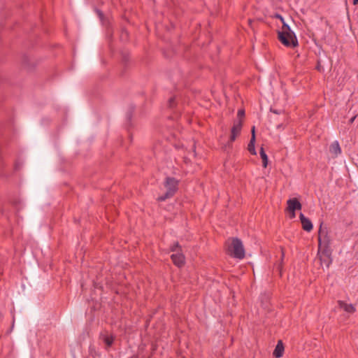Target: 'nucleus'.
<instances>
[{
	"mask_svg": "<svg viewBox=\"0 0 358 358\" xmlns=\"http://www.w3.org/2000/svg\"><path fill=\"white\" fill-rule=\"evenodd\" d=\"M318 246H329L331 243V238L329 235L327 228L323 227L321 223L318 232Z\"/></svg>",
	"mask_w": 358,
	"mask_h": 358,
	"instance_id": "obj_3",
	"label": "nucleus"
},
{
	"mask_svg": "<svg viewBox=\"0 0 358 358\" xmlns=\"http://www.w3.org/2000/svg\"><path fill=\"white\" fill-rule=\"evenodd\" d=\"M171 258L173 261V263L176 266L181 268L185 265V258L182 252L176 251V253H173L171 255Z\"/></svg>",
	"mask_w": 358,
	"mask_h": 358,
	"instance_id": "obj_7",
	"label": "nucleus"
},
{
	"mask_svg": "<svg viewBox=\"0 0 358 358\" xmlns=\"http://www.w3.org/2000/svg\"><path fill=\"white\" fill-rule=\"evenodd\" d=\"M271 111L273 113H275V114H279V112L277 110H275V109H273V108H271Z\"/></svg>",
	"mask_w": 358,
	"mask_h": 358,
	"instance_id": "obj_28",
	"label": "nucleus"
},
{
	"mask_svg": "<svg viewBox=\"0 0 358 358\" xmlns=\"http://www.w3.org/2000/svg\"><path fill=\"white\" fill-rule=\"evenodd\" d=\"M239 120H242V119L245 117V111L243 109H241L238 111L237 114Z\"/></svg>",
	"mask_w": 358,
	"mask_h": 358,
	"instance_id": "obj_20",
	"label": "nucleus"
},
{
	"mask_svg": "<svg viewBox=\"0 0 358 358\" xmlns=\"http://www.w3.org/2000/svg\"><path fill=\"white\" fill-rule=\"evenodd\" d=\"M134 110V108L133 106H131V107H130L129 111L127 113V117L129 121H130L132 117V114H133Z\"/></svg>",
	"mask_w": 358,
	"mask_h": 358,
	"instance_id": "obj_19",
	"label": "nucleus"
},
{
	"mask_svg": "<svg viewBox=\"0 0 358 358\" xmlns=\"http://www.w3.org/2000/svg\"><path fill=\"white\" fill-rule=\"evenodd\" d=\"M259 154L262 159V165L264 168H266L268 164V157L263 148H261Z\"/></svg>",
	"mask_w": 358,
	"mask_h": 358,
	"instance_id": "obj_17",
	"label": "nucleus"
},
{
	"mask_svg": "<svg viewBox=\"0 0 358 358\" xmlns=\"http://www.w3.org/2000/svg\"><path fill=\"white\" fill-rule=\"evenodd\" d=\"M227 253L231 257L242 259L245 257L244 248H227Z\"/></svg>",
	"mask_w": 358,
	"mask_h": 358,
	"instance_id": "obj_5",
	"label": "nucleus"
},
{
	"mask_svg": "<svg viewBox=\"0 0 358 358\" xmlns=\"http://www.w3.org/2000/svg\"><path fill=\"white\" fill-rule=\"evenodd\" d=\"M282 126V124H278V125L277 126V128H278V129H279V128H280Z\"/></svg>",
	"mask_w": 358,
	"mask_h": 358,
	"instance_id": "obj_32",
	"label": "nucleus"
},
{
	"mask_svg": "<svg viewBox=\"0 0 358 358\" xmlns=\"http://www.w3.org/2000/svg\"><path fill=\"white\" fill-rule=\"evenodd\" d=\"M173 246L178 247V246H180V245H179L178 243L177 242V243H176Z\"/></svg>",
	"mask_w": 358,
	"mask_h": 358,
	"instance_id": "obj_30",
	"label": "nucleus"
},
{
	"mask_svg": "<svg viewBox=\"0 0 358 358\" xmlns=\"http://www.w3.org/2000/svg\"><path fill=\"white\" fill-rule=\"evenodd\" d=\"M182 358H184V357H182Z\"/></svg>",
	"mask_w": 358,
	"mask_h": 358,
	"instance_id": "obj_34",
	"label": "nucleus"
},
{
	"mask_svg": "<svg viewBox=\"0 0 358 358\" xmlns=\"http://www.w3.org/2000/svg\"><path fill=\"white\" fill-rule=\"evenodd\" d=\"M251 138L250 141L248 145V150L250 152L251 155H255L256 151L255 148V127L253 126L251 129Z\"/></svg>",
	"mask_w": 358,
	"mask_h": 358,
	"instance_id": "obj_12",
	"label": "nucleus"
},
{
	"mask_svg": "<svg viewBox=\"0 0 358 358\" xmlns=\"http://www.w3.org/2000/svg\"><path fill=\"white\" fill-rule=\"evenodd\" d=\"M243 126V120H238L234 122V125L231 129V136L229 143L234 142L236 137L240 134Z\"/></svg>",
	"mask_w": 358,
	"mask_h": 358,
	"instance_id": "obj_4",
	"label": "nucleus"
},
{
	"mask_svg": "<svg viewBox=\"0 0 358 358\" xmlns=\"http://www.w3.org/2000/svg\"><path fill=\"white\" fill-rule=\"evenodd\" d=\"M96 13L100 18L101 20H103V13H102V11H101L100 10H96Z\"/></svg>",
	"mask_w": 358,
	"mask_h": 358,
	"instance_id": "obj_24",
	"label": "nucleus"
},
{
	"mask_svg": "<svg viewBox=\"0 0 358 358\" xmlns=\"http://www.w3.org/2000/svg\"><path fill=\"white\" fill-rule=\"evenodd\" d=\"M284 352V345L282 341H278L275 348L273 352V355L276 358H280L282 356Z\"/></svg>",
	"mask_w": 358,
	"mask_h": 358,
	"instance_id": "obj_14",
	"label": "nucleus"
},
{
	"mask_svg": "<svg viewBox=\"0 0 358 358\" xmlns=\"http://www.w3.org/2000/svg\"><path fill=\"white\" fill-rule=\"evenodd\" d=\"M90 355L93 357V358H95V355H96V352L95 351V350L92 348H90Z\"/></svg>",
	"mask_w": 358,
	"mask_h": 358,
	"instance_id": "obj_22",
	"label": "nucleus"
},
{
	"mask_svg": "<svg viewBox=\"0 0 358 358\" xmlns=\"http://www.w3.org/2000/svg\"><path fill=\"white\" fill-rule=\"evenodd\" d=\"M353 4L357 5L358 4V0H353Z\"/></svg>",
	"mask_w": 358,
	"mask_h": 358,
	"instance_id": "obj_29",
	"label": "nucleus"
},
{
	"mask_svg": "<svg viewBox=\"0 0 358 358\" xmlns=\"http://www.w3.org/2000/svg\"><path fill=\"white\" fill-rule=\"evenodd\" d=\"M179 180L173 177L166 178L164 182V187L166 189V192L163 195L157 198L158 201H164L168 199H170L174 196L178 189Z\"/></svg>",
	"mask_w": 358,
	"mask_h": 358,
	"instance_id": "obj_1",
	"label": "nucleus"
},
{
	"mask_svg": "<svg viewBox=\"0 0 358 358\" xmlns=\"http://www.w3.org/2000/svg\"><path fill=\"white\" fill-rule=\"evenodd\" d=\"M99 337L106 344V348L112 346L115 340V336L112 334H109L107 331L101 332Z\"/></svg>",
	"mask_w": 358,
	"mask_h": 358,
	"instance_id": "obj_10",
	"label": "nucleus"
},
{
	"mask_svg": "<svg viewBox=\"0 0 358 358\" xmlns=\"http://www.w3.org/2000/svg\"><path fill=\"white\" fill-rule=\"evenodd\" d=\"M331 255V248H317V256L322 265H325L327 267H329L332 262Z\"/></svg>",
	"mask_w": 358,
	"mask_h": 358,
	"instance_id": "obj_2",
	"label": "nucleus"
},
{
	"mask_svg": "<svg viewBox=\"0 0 358 358\" xmlns=\"http://www.w3.org/2000/svg\"><path fill=\"white\" fill-rule=\"evenodd\" d=\"M282 30L278 31V39L281 42L282 44L287 45L288 43L285 40L284 35L286 33L292 34V33H294V31H292L291 30L289 26L287 24H286L285 20L283 22H282Z\"/></svg>",
	"mask_w": 358,
	"mask_h": 358,
	"instance_id": "obj_6",
	"label": "nucleus"
},
{
	"mask_svg": "<svg viewBox=\"0 0 358 358\" xmlns=\"http://www.w3.org/2000/svg\"><path fill=\"white\" fill-rule=\"evenodd\" d=\"M287 211H296V210H301L302 208V205L296 198L289 199L287 201Z\"/></svg>",
	"mask_w": 358,
	"mask_h": 358,
	"instance_id": "obj_8",
	"label": "nucleus"
},
{
	"mask_svg": "<svg viewBox=\"0 0 358 358\" xmlns=\"http://www.w3.org/2000/svg\"><path fill=\"white\" fill-rule=\"evenodd\" d=\"M285 40L287 41V45H284L286 47L295 48L298 45V41L294 33L289 34L286 33L284 35Z\"/></svg>",
	"mask_w": 358,
	"mask_h": 358,
	"instance_id": "obj_9",
	"label": "nucleus"
},
{
	"mask_svg": "<svg viewBox=\"0 0 358 358\" xmlns=\"http://www.w3.org/2000/svg\"><path fill=\"white\" fill-rule=\"evenodd\" d=\"M273 17H274V18L279 19V20L281 21V22L284 21V18H283V17H282V16L280 14H279V13H275V14H274Z\"/></svg>",
	"mask_w": 358,
	"mask_h": 358,
	"instance_id": "obj_21",
	"label": "nucleus"
},
{
	"mask_svg": "<svg viewBox=\"0 0 358 358\" xmlns=\"http://www.w3.org/2000/svg\"><path fill=\"white\" fill-rule=\"evenodd\" d=\"M177 248H173L171 250V251H173V252L176 251V249H177Z\"/></svg>",
	"mask_w": 358,
	"mask_h": 358,
	"instance_id": "obj_31",
	"label": "nucleus"
},
{
	"mask_svg": "<svg viewBox=\"0 0 358 358\" xmlns=\"http://www.w3.org/2000/svg\"><path fill=\"white\" fill-rule=\"evenodd\" d=\"M356 117H357V115H354V116H352V117L350 119V120H349V123H350V124H352V123L355 121V120L356 119Z\"/></svg>",
	"mask_w": 358,
	"mask_h": 358,
	"instance_id": "obj_26",
	"label": "nucleus"
},
{
	"mask_svg": "<svg viewBox=\"0 0 358 358\" xmlns=\"http://www.w3.org/2000/svg\"><path fill=\"white\" fill-rule=\"evenodd\" d=\"M282 256L284 255V251L282 249Z\"/></svg>",
	"mask_w": 358,
	"mask_h": 358,
	"instance_id": "obj_33",
	"label": "nucleus"
},
{
	"mask_svg": "<svg viewBox=\"0 0 358 358\" xmlns=\"http://www.w3.org/2000/svg\"><path fill=\"white\" fill-rule=\"evenodd\" d=\"M176 106V98L175 96H172L169 99V101H168V106L169 108H174Z\"/></svg>",
	"mask_w": 358,
	"mask_h": 358,
	"instance_id": "obj_18",
	"label": "nucleus"
},
{
	"mask_svg": "<svg viewBox=\"0 0 358 358\" xmlns=\"http://www.w3.org/2000/svg\"><path fill=\"white\" fill-rule=\"evenodd\" d=\"M299 219L301 222L302 228L304 231H310L313 229V224L311 221L305 217L303 213H300Z\"/></svg>",
	"mask_w": 358,
	"mask_h": 358,
	"instance_id": "obj_11",
	"label": "nucleus"
},
{
	"mask_svg": "<svg viewBox=\"0 0 358 358\" xmlns=\"http://www.w3.org/2000/svg\"><path fill=\"white\" fill-rule=\"evenodd\" d=\"M20 166V164L17 162H16L15 164V170H16V171L19 170Z\"/></svg>",
	"mask_w": 358,
	"mask_h": 358,
	"instance_id": "obj_27",
	"label": "nucleus"
},
{
	"mask_svg": "<svg viewBox=\"0 0 358 358\" xmlns=\"http://www.w3.org/2000/svg\"><path fill=\"white\" fill-rule=\"evenodd\" d=\"M316 69H317V71H323V68H322V66H321V64H320V61H318V62H317V66H316Z\"/></svg>",
	"mask_w": 358,
	"mask_h": 358,
	"instance_id": "obj_23",
	"label": "nucleus"
},
{
	"mask_svg": "<svg viewBox=\"0 0 358 358\" xmlns=\"http://www.w3.org/2000/svg\"><path fill=\"white\" fill-rule=\"evenodd\" d=\"M288 213H289V217L291 219H293L296 217L295 211H288Z\"/></svg>",
	"mask_w": 358,
	"mask_h": 358,
	"instance_id": "obj_25",
	"label": "nucleus"
},
{
	"mask_svg": "<svg viewBox=\"0 0 358 358\" xmlns=\"http://www.w3.org/2000/svg\"><path fill=\"white\" fill-rule=\"evenodd\" d=\"M329 152L334 154L336 157L341 152V150L338 141H335L331 144L329 148Z\"/></svg>",
	"mask_w": 358,
	"mask_h": 358,
	"instance_id": "obj_16",
	"label": "nucleus"
},
{
	"mask_svg": "<svg viewBox=\"0 0 358 358\" xmlns=\"http://www.w3.org/2000/svg\"><path fill=\"white\" fill-rule=\"evenodd\" d=\"M338 304L339 308L343 309L346 313H354L356 311L355 307L351 303L348 304L343 301H338Z\"/></svg>",
	"mask_w": 358,
	"mask_h": 358,
	"instance_id": "obj_13",
	"label": "nucleus"
},
{
	"mask_svg": "<svg viewBox=\"0 0 358 358\" xmlns=\"http://www.w3.org/2000/svg\"><path fill=\"white\" fill-rule=\"evenodd\" d=\"M224 246L240 247L243 246L242 241L238 238H229Z\"/></svg>",
	"mask_w": 358,
	"mask_h": 358,
	"instance_id": "obj_15",
	"label": "nucleus"
}]
</instances>
